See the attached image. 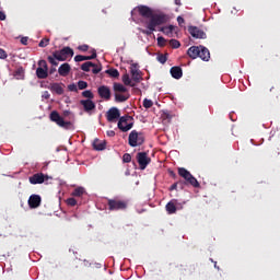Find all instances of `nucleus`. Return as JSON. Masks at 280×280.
I'll use <instances>...</instances> for the list:
<instances>
[{"label":"nucleus","mask_w":280,"mask_h":280,"mask_svg":"<svg viewBox=\"0 0 280 280\" xmlns=\"http://www.w3.org/2000/svg\"><path fill=\"white\" fill-rule=\"evenodd\" d=\"M132 126H135V118L132 116L126 115L119 118L118 128L121 130V132L132 130Z\"/></svg>","instance_id":"obj_7"},{"label":"nucleus","mask_w":280,"mask_h":280,"mask_svg":"<svg viewBox=\"0 0 280 280\" xmlns=\"http://www.w3.org/2000/svg\"><path fill=\"white\" fill-rule=\"evenodd\" d=\"M92 67H93L92 73H94V75H97V73H100V71H102V65H95Z\"/></svg>","instance_id":"obj_39"},{"label":"nucleus","mask_w":280,"mask_h":280,"mask_svg":"<svg viewBox=\"0 0 280 280\" xmlns=\"http://www.w3.org/2000/svg\"><path fill=\"white\" fill-rule=\"evenodd\" d=\"M130 161H132V155H130V153H125L122 155V162L124 163H130Z\"/></svg>","instance_id":"obj_40"},{"label":"nucleus","mask_w":280,"mask_h":280,"mask_svg":"<svg viewBox=\"0 0 280 280\" xmlns=\"http://www.w3.org/2000/svg\"><path fill=\"white\" fill-rule=\"evenodd\" d=\"M93 148H94V150H97L98 152L102 150H106V141H101L100 139H95L93 141Z\"/></svg>","instance_id":"obj_26"},{"label":"nucleus","mask_w":280,"mask_h":280,"mask_svg":"<svg viewBox=\"0 0 280 280\" xmlns=\"http://www.w3.org/2000/svg\"><path fill=\"white\" fill-rule=\"evenodd\" d=\"M66 203L68 205V207H75V205H78V200H75V198L71 197L66 200Z\"/></svg>","instance_id":"obj_33"},{"label":"nucleus","mask_w":280,"mask_h":280,"mask_svg":"<svg viewBox=\"0 0 280 280\" xmlns=\"http://www.w3.org/2000/svg\"><path fill=\"white\" fill-rule=\"evenodd\" d=\"M91 67H95V63H93L92 61H86L82 63L81 69L82 71L89 72L91 71Z\"/></svg>","instance_id":"obj_30"},{"label":"nucleus","mask_w":280,"mask_h":280,"mask_svg":"<svg viewBox=\"0 0 280 280\" xmlns=\"http://www.w3.org/2000/svg\"><path fill=\"white\" fill-rule=\"evenodd\" d=\"M178 175L184 178L185 185H190L191 187H195V189L200 188V183L187 168L185 167H179L178 168Z\"/></svg>","instance_id":"obj_5"},{"label":"nucleus","mask_w":280,"mask_h":280,"mask_svg":"<svg viewBox=\"0 0 280 280\" xmlns=\"http://www.w3.org/2000/svg\"><path fill=\"white\" fill-rule=\"evenodd\" d=\"M50 91L52 93H56L57 95H62L65 93V89L62 88V85H60V83L50 84Z\"/></svg>","instance_id":"obj_24"},{"label":"nucleus","mask_w":280,"mask_h":280,"mask_svg":"<svg viewBox=\"0 0 280 280\" xmlns=\"http://www.w3.org/2000/svg\"><path fill=\"white\" fill-rule=\"evenodd\" d=\"M97 58V51L95 49L92 50L91 56H85V60H95Z\"/></svg>","instance_id":"obj_41"},{"label":"nucleus","mask_w":280,"mask_h":280,"mask_svg":"<svg viewBox=\"0 0 280 280\" xmlns=\"http://www.w3.org/2000/svg\"><path fill=\"white\" fill-rule=\"evenodd\" d=\"M58 73L59 75H61L62 78H67V75H69V73H71V66L66 62L62 63L59 68H58Z\"/></svg>","instance_id":"obj_18"},{"label":"nucleus","mask_w":280,"mask_h":280,"mask_svg":"<svg viewBox=\"0 0 280 280\" xmlns=\"http://www.w3.org/2000/svg\"><path fill=\"white\" fill-rule=\"evenodd\" d=\"M105 73H107V75H109L110 78H119V70L115 68L107 69Z\"/></svg>","instance_id":"obj_29"},{"label":"nucleus","mask_w":280,"mask_h":280,"mask_svg":"<svg viewBox=\"0 0 280 280\" xmlns=\"http://www.w3.org/2000/svg\"><path fill=\"white\" fill-rule=\"evenodd\" d=\"M21 43L22 45H27V37H22Z\"/></svg>","instance_id":"obj_51"},{"label":"nucleus","mask_w":280,"mask_h":280,"mask_svg":"<svg viewBox=\"0 0 280 280\" xmlns=\"http://www.w3.org/2000/svg\"><path fill=\"white\" fill-rule=\"evenodd\" d=\"M170 174H171L172 176H176V173H174V171H171Z\"/></svg>","instance_id":"obj_54"},{"label":"nucleus","mask_w":280,"mask_h":280,"mask_svg":"<svg viewBox=\"0 0 280 280\" xmlns=\"http://www.w3.org/2000/svg\"><path fill=\"white\" fill-rule=\"evenodd\" d=\"M187 56L191 58V60H196L200 56V46H191L187 50Z\"/></svg>","instance_id":"obj_19"},{"label":"nucleus","mask_w":280,"mask_h":280,"mask_svg":"<svg viewBox=\"0 0 280 280\" xmlns=\"http://www.w3.org/2000/svg\"><path fill=\"white\" fill-rule=\"evenodd\" d=\"M50 121L58 125L63 130H75V115L70 110H65L62 116L57 110H52L49 115Z\"/></svg>","instance_id":"obj_2"},{"label":"nucleus","mask_w":280,"mask_h":280,"mask_svg":"<svg viewBox=\"0 0 280 280\" xmlns=\"http://www.w3.org/2000/svg\"><path fill=\"white\" fill-rule=\"evenodd\" d=\"M47 45H49V38L48 37H44L39 44L38 47H47Z\"/></svg>","instance_id":"obj_38"},{"label":"nucleus","mask_w":280,"mask_h":280,"mask_svg":"<svg viewBox=\"0 0 280 280\" xmlns=\"http://www.w3.org/2000/svg\"><path fill=\"white\" fill-rule=\"evenodd\" d=\"M40 202H43L40 195H31L28 198V207L31 209H38V207H40Z\"/></svg>","instance_id":"obj_15"},{"label":"nucleus","mask_w":280,"mask_h":280,"mask_svg":"<svg viewBox=\"0 0 280 280\" xmlns=\"http://www.w3.org/2000/svg\"><path fill=\"white\" fill-rule=\"evenodd\" d=\"M79 51H89V45L83 44L81 46L78 47Z\"/></svg>","instance_id":"obj_45"},{"label":"nucleus","mask_w":280,"mask_h":280,"mask_svg":"<svg viewBox=\"0 0 280 280\" xmlns=\"http://www.w3.org/2000/svg\"><path fill=\"white\" fill-rule=\"evenodd\" d=\"M37 65L38 68L36 69V77L38 80H46V78H49V66H47V61L42 59Z\"/></svg>","instance_id":"obj_8"},{"label":"nucleus","mask_w":280,"mask_h":280,"mask_svg":"<svg viewBox=\"0 0 280 280\" xmlns=\"http://www.w3.org/2000/svg\"><path fill=\"white\" fill-rule=\"evenodd\" d=\"M178 189V183H174L171 187H170V191H174Z\"/></svg>","instance_id":"obj_48"},{"label":"nucleus","mask_w":280,"mask_h":280,"mask_svg":"<svg viewBox=\"0 0 280 280\" xmlns=\"http://www.w3.org/2000/svg\"><path fill=\"white\" fill-rule=\"evenodd\" d=\"M54 73H56V66L51 67L49 70L50 75H54Z\"/></svg>","instance_id":"obj_50"},{"label":"nucleus","mask_w":280,"mask_h":280,"mask_svg":"<svg viewBox=\"0 0 280 280\" xmlns=\"http://www.w3.org/2000/svg\"><path fill=\"white\" fill-rule=\"evenodd\" d=\"M88 86H89V83H86V81H79L78 82V89L80 91H84V89H88Z\"/></svg>","instance_id":"obj_34"},{"label":"nucleus","mask_w":280,"mask_h":280,"mask_svg":"<svg viewBox=\"0 0 280 280\" xmlns=\"http://www.w3.org/2000/svg\"><path fill=\"white\" fill-rule=\"evenodd\" d=\"M84 194H86V189H84V187H77L72 191L71 196H73V198H82Z\"/></svg>","instance_id":"obj_27"},{"label":"nucleus","mask_w":280,"mask_h":280,"mask_svg":"<svg viewBox=\"0 0 280 280\" xmlns=\"http://www.w3.org/2000/svg\"><path fill=\"white\" fill-rule=\"evenodd\" d=\"M138 12L142 19H147L144 21V26L147 30H141V34H144L145 36H152L154 32H162V34H165V36H173L176 26L172 24L168 26H163L166 23H170L168 14L163 11H154L148 5H139Z\"/></svg>","instance_id":"obj_1"},{"label":"nucleus","mask_w":280,"mask_h":280,"mask_svg":"<svg viewBox=\"0 0 280 280\" xmlns=\"http://www.w3.org/2000/svg\"><path fill=\"white\" fill-rule=\"evenodd\" d=\"M165 210L167 211L168 215H173V213H176V199L171 200L166 203Z\"/></svg>","instance_id":"obj_22"},{"label":"nucleus","mask_w":280,"mask_h":280,"mask_svg":"<svg viewBox=\"0 0 280 280\" xmlns=\"http://www.w3.org/2000/svg\"><path fill=\"white\" fill-rule=\"evenodd\" d=\"M171 75L175 80H180L183 78V68L175 66L171 68Z\"/></svg>","instance_id":"obj_20"},{"label":"nucleus","mask_w":280,"mask_h":280,"mask_svg":"<svg viewBox=\"0 0 280 280\" xmlns=\"http://www.w3.org/2000/svg\"><path fill=\"white\" fill-rule=\"evenodd\" d=\"M0 21H5V13L0 11Z\"/></svg>","instance_id":"obj_49"},{"label":"nucleus","mask_w":280,"mask_h":280,"mask_svg":"<svg viewBox=\"0 0 280 280\" xmlns=\"http://www.w3.org/2000/svg\"><path fill=\"white\" fill-rule=\"evenodd\" d=\"M81 106H83L85 113H91L95 110V103L92 100H82L80 101Z\"/></svg>","instance_id":"obj_17"},{"label":"nucleus","mask_w":280,"mask_h":280,"mask_svg":"<svg viewBox=\"0 0 280 280\" xmlns=\"http://www.w3.org/2000/svg\"><path fill=\"white\" fill-rule=\"evenodd\" d=\"M177 23L179 25V27H183V25H185V19L183 16H177Z\"/></svg>","instance_id":"obj_44"},{"label":"nucleus","mask_w":280,"mask_h":280,"mask_svg":"<svg viewBox=\"0 0 280 280\" xmlns=\"http://www.w3.org/2000/svg\"><path fill=\"white\" fill-rule=\"evenodd\" d=\"M68 89H69V91H72V92L77 93L78 85H75V83H72V84L68 85Z\"/></svg>","instance_id":"obj_46"},{"label":"nucleus","mask_w":280,"mask_h":280,"mask_svg":"<svg viewBox=\"0 0 280 280\" xmlns=\"http://www.w3.org/2000/svg\"><path fill=\"white\" fill-rule=\"evenodd\" d=\"M170 45L173 49H178L180 47V42L177 39H171Z\"/></svg>","instance_id":"obj_32"},{"label":"nucleus","mask_w":280,"mask_h":280,"mask_svg":"<svg viewBox=\"0 0 280 280\" xmlns=\"http://www.w3.org/2000/svg\"><path fill=\"white\" fill-rule=\"evenodd\" d=\"M214 268H218V262H214Z\"/></svg>","instance_id":"obj_55"},{"label":"nucleus","mask_w":280,"mask_h":280,"mask_svg":"<svg viewBox=\"0 0 280 280\" xmlns=\"http://www.w3.org/2000/svg\"><path fill=\"white\" fill-rule=\"evenodd\" d=\"M128 141L131 148H137V145H143V143H145V136H143V132H138L137 130H132L129 133Z\"/></svg>","instance_id":"obj_6"},{"label":"nucleus","mask_w":280,"mask_h":280,"mask_svg":"<svg viewBox=\"0 0 280 280\" xmlns=\"http://www.w3.org/2000/svg\"><path fill=\"white\" fill-rule=\"evenodd\" d=\"M107 137H115V131L114 130L107 131Z\"/></svg>","instance_id":"obj_52"},{"label":"nucleus","mask_w":280,"mask_h":280,"mask_svg":"<svg viewBox=\"0 0 280 280\" xmlns=\"http://www.w3.org/2000/svg\"><path fill=\"white\" fill-rule=\"evenodd\" d=\"M5 58H8V52L3 48H0V60H5Z\"/></svg>","instance_id":"obj_43"},{"label":"nucleus","mask_w":280,"mask_h":280,"mask_svg":"<svg viewBox=\"0 0 280 280\" xmlns=\"http://www.w3.org/2000/svg\"><path fill=\"white\" fill-rule=\"evenodd\" d=\"M158 60L161 65H165L167 62V55H159Z\"/></svg>","instance_id":"obj_36"},{"label":"nucleus","mask_w":280,"mask_h":280,"mask_svg":"<svg viewBox=\"0 0 280 280\" xmlns=\"http://www.w3.org/2000/svg\"><path fill=\"white\" fill-rule=\"evenodd\" d=\"M114 96H115V102H117V103H124V102H128V100H130V94H128V92H126V94L114 93Z\"/></svg>","instance_id":"obj_21"},{"label":"nucleus","mask_w":280,"mask_h":280,"mask_svg":"<svg viewBox=\"0 0 280 280\" xmlns=\"http://www.w3.org/2000/svg\"><path fill=\"white\" fill-rule=\"evenodd\" d=\"M143 106L145 108H152V106H154V103L152 102V100L144 98L143 100Z\"/></svg>","instance_id":"obj_35"},{"label":"nucleus","mask_w":280,"mask_h":280,"mask_svg":"<svg viewBox=\"0 0 280 280\" xmlns=\"http://www.w3.org/2000/svg\"><path fill=\"white\" fill-rule=\"evenodd\" d=\"M136 159L140 170H145V167H148V165H150V163L152 162V159H150V156H148V153L145 152L137 153Z\"/></svg>","instance_id":"obj_9"},{"label":"nucleus","mask_w":280,"mask_h":280,"mask_svg":"<svg viewBox=\"0 0 280 280\" xmlns=\"http://www.w3.org/2000/svg\"><path fill=\"white\" fill-rule=\"evenodd\" d=\"M45 180H49V176L43 173H36L28 178L31 185H43Z\"/></svg>","instance_id":"obj_10"},{"label":"nucleus","mask_w":280,"mask_h":280,"mask_svg":"<svg viewBox=\"0 0 280 280\" xmlns=\"http://www.w3.org/2000/svg\"><path fill=\"white\" fill-rule=\"evenodd\" d=\"M201 58L205 62H209L211 58V52L209 51V48L205 46H199V57Z\"/></svg>","instance_id":"obj_16"},{"label":"nucleus","mask_w":280,"mask_h":280,"mask_svg":"<svg viewBox=\"0 0 280 280\" xmlns=\"http://www.w3.org/2000/svg\"><path fill=\"white\" fill-rule=\"evenodd\" d=\"M175 5H183V3L180 2V0H174Z\"/></svg>","instance_id":"obj_53"},{"label":"nucleus","mask_w":280,"mask_h":280,"mask_svg":"<svg viewBox=\"0 0 280 280\" xmlns=\"http://www.w3.org/2000/svg\"><path fill=\"white\" fill-rule=\"evenodd\" d=\"M165 43H167L165 37H163V36L158 37V45H159V47H165Z\"/></svg>","instance_id":"obj_37"},{"label":"nucleus","mask_w":280,"mask_h":280,"mask_svg":"<svg viewBox=\"0 0 280 280\" xmlns=\"http://www.w3.org/2000/svg\"><path fill=\"white\" fill-rule=\"evenodd\" d=\"M84 60H86V56L77 55V56L74 57V62H84Z\"/></svg>","instance_id":"obj_42"},{"label":"nucleus","mask_w":280,"mask_h":280,"mask_svg":"<svg viewBox=\"0 0 280 280\" xmlns=\"http://www.w3.org/2000/svg\"><path fill=\"white\" fill-rule=\"evenodd\" d=\"M97 93H98V95L102 100H104L105 102H109V100H110V88H108L107 85H101L97 89Z\"/></svg>","instance_id":"obj_13"},{"label":"nucleus","mask_w":280,"mask_h":280,"mask_svg":"<svg viewBox=\"0 0 280 280\" xmlns=\"http://www.w3.org/2000/svg\"><path fill=\"white\" fill-rule=\"evenodd\" d=\"M13 78H15V80H25V69L23 67L15 69L13 72Z\"/></svg>","instance_id":"obj_23"},{"label":"nucleus","mask_w":280,"mask_h":280,"mask_svg":"<svg viewBox=\"0 0 280 280\" xmlns=\"http://www.w3.org/2000/svg\"><path fill=\"white\" fill-rule=\"evenodd\" d=\"M82 96L86 97V100H93V97H95V95L93 94V92H91V90L83 91Z\"/></svg>","instance_id":"obj_31"},{"label":"nucleus","mask_w":280,"mask_h":280,"mask_svg":"<svg viewBox=\"0 0 280 280\" xmlns=\"http://www.w3.org/2000/svg\"><path fill=\"white\" fill-rule=\"evenodd\" d=\"M130 73H131V80L136 84H139V82H141V80H143V74L141 73V70H139L137 65L131 66Z\"/></svg>","instance_id":"obj_12"},{"label":"nucleus","mask_w":280,"mask_h":280,"mask_svg":"<svg viewBox=\"0 0 280 280\" xmlns=\"http://www.w3.org/2000/svg\"><path fill=\"white\" fill-rule=\"evenodd\" d=\"M113 91H114V93H128V88L125 86V85L121 84V83L115 82V83L113 84Z\"/></svg>","instance_id":"obj_25"},{"label":"nucleus","mask_w":280,"mask_h":280,"mask_svg":"<svg viewBox=\"0 0 280 280\" xmlns=\"http://www.w3.org/2000/svg\"><path fill=\"white\" fill-rule=\"evenodd\" d=\"M122 82H124L125 86H132V88L137 86V84L132 82V79H130V74H128V73H125L122 75Z\"/></svg>","instance_id":"obj_28"},{"label":"nucleus","mask_w":280,"mask_h":280,"mask_svg":"<svg viewBox=\"0 0 280 280\" xmlns=\"http://www.w3.org/2000/svg\"><path fill=\"white\" fill-rule=\"evenodd\" d=\"M121 117V114L119 113V109L117 107H112L106 114L107 121H117Z\"/></svg>","instance_id":"obj_14"},{"label":"nucleus","mask_w":280,"mask_h":280,"mask_svg":"<svg viewBox=\"0 0 280 280\" xmlns=\"http://www.w3.org/2000/svg\"><path fill=\"white\" fill-rule=\"evenodd\" d=\"M108 211H126L128 209V200L119 197L106 198Z\"/></svg>","instance_id":"obj_4"},{"label":"nucleus","mask_w":280,"mask_h":280,"mask_svg":"<svg viewBox=\"0 0 280 280\" xmlns=\"http://www.w3.org/2000/svg\"><path fill=\"white\" fill-rule=\"evenodd\" d=\"M188 33L190 36H192V38H207V33H205V31L200 30L198 26H188Z\"/></svg>","instance_id":"obj_11"},{"label":"nucleus","mask_w":280,"mask_h":280,"mask_svg":"<svg viewBox=\"0 0 280 280\" xmlns=\"http://www.w3.org/2000/svg\"><path fill=\"white\" fill-rule=\"evenodd\" d=\"M42 97L43 100H49V97H51V94H49V91H44Z\"/></svg>","instance_id":"obj_47"},{"label":"nucleus","mask_w":280,"mask_h":280,"mask_svg":"<svg viewBox=\"0 0 280 280\" xmlns=\"http://www.w3.org/2000/svg\"><path fill=\"white\" fill-rule=\"evenodd\" d=\"M72 56H74L73 49L66 46L60 50H55L52 56L47 57V60L52 67H58V62H66V60H69Z\"/></svg>","instance_id":"obj_3"}]
</instances>
